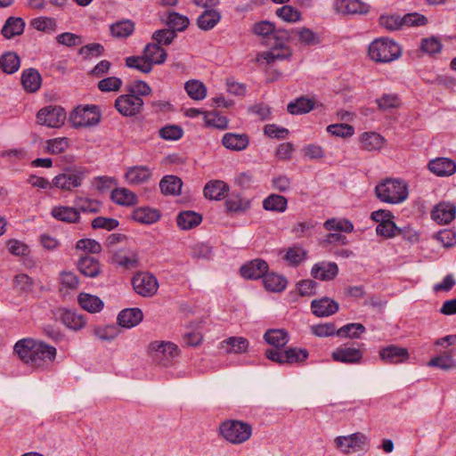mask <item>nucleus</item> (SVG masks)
I'll return each mask as SVG.
<instances>
[{"instance_id": "obj_1", "label": "nucleus", "mask_w": 456, "mask_h": 456, "mask_svg": "<svg viewBox=\"0 0 456 456\" xmlns=\"http://www.w3.org/2000/svg\"><path fill=\"white\" fill-rule=\"evenodd\" d=\"M264 338L265 342L273 346L265 350V357L279 364H293L304 362L309 354L306 349L297 347L282 348L288 344L289 337L288 332L282 329L267 330Z\"/></svg>"}, {"instance_id": "obj_2", "label": "nucleus", "mask_w": 456, "mask_h": 456, "mask_svg": "<svg viewBox=\"0 0 456 456\" xmlns=\"http://www.w3.org/2000/svg\"><path fill=\"white\" fill-rule=\"evenodd\" d=\"M20 360L33 369H48L54 362L57 350L42 340L23 338L14 346Z\"/></svg>"}, {"instance_id": "obj_3", "label": "nucleus", "mask_w": 456, "mask_h": 456, "mask_svg": "<svg viewBox=\"0 0 456 456\" xmlns=\"http://www.w3.org/2000/svg\"><path fill=\"white\" fill-rule=\"evenodd\" d=\"M294 34L293 30L283 28H275L273 34L265 41V45L270 47L266 52L262 53L258 56L266 61L268 64L276 61L289 60L292 55V51L287 43Z\"/></svg>"}, {"instance_id": "obj_4", "label": "nucleus", "mask_w": 456, "mask_h": 456, "mask_svg": "<svg viewBox=\"0 0 456 456\" xmlns=\"http://www.w3.org/2000/svg\"><path fill=\"white\" fill-rule=\"evenodd\" d=\"M377 198L386 203L398 204L408 197L407 184L399 179H386L375 187Z\"/></svg>"}, {"instance_id": "obj_5", "label": "nucleus", "mask_w": 456, "mask_h": 456, "mask_svg": "<svg viewBox=\"0 0 456 456\" xmlns=\"http://www.w3.org/2000/svg\"><path fill=\"white\" fill-rule=\"evenodd\" d=\"M368 53L370 58L375 62L388 63L402 55V48L394 40L381 37L370 44Z\"/></svg>"}, {"instance_id": "obj_6", "label": "nucleus", "mask_w": 456, "mask_h": 456, "mask_svg": "<svg viewBox=\"0 0 456 456\" xmlns=\"http://www.w3.org/2000/svg\"><path fill=\"white\" fill-rule=\"evenodd\" d=\"M219 432L226 441L240 444L250 438L252 428L248 423L230 419L220 424Z\"/></svg>"}, {"instance_id": "obj_7", "label": "nucleus", "mask_w": 456, "mask_h": 456, "mask_svg": "<svg viewBox=\"0 0 456 456\" xmlns=\"http://www.w3.org/2000/svg\"><path fill=\"white\" fill-rule=\"evenodd\" d=\"M87 174V169L82 167L65 168L61 174L53 179V186L61 191H72L75 188L81 186Z\"/></svg>"}, {"instance_id": "obj_8", "label": "nucleus", "mask_w": 456, "mask_h": 456, "mask_svg": "<svg viewBox=\"0 0 456 456\" xmlns=\"http://www.w3.org/2000/svg\"><path fill=\"white\" fill-rule=\"evenodd\" d=\"M101 111L96 105H79L69 115V121L75 128L97 126L101 120Z\"/></svg>"}, {"instance_id": "obj_9", "label": "nucleus", "mask_w": 456, "mask_h": 456, "mask_svg": "<svg viewBox=\"0 0 456 456\" xmlns=\"http://www.w3.org/2000/svg\"><path fill=\"white\" fill-rule=\"evenodd\" d=\"M335 444L345 454L367 452L369 450V439L367 436L360 432L349 436H338L335 439Z\"/></svg>"}, {"instance_id": "obj_10", "label": "nucleus", "mask_w": 456, "mask_h": 456, "mask_svg": "<svg viewBox=\"0 0 456 456\" xmlns=\"http://www.w3.org/2000/svg\"><path fill=\"white\" fill-rule=\"evenodd\" d=\"M149 348L153 353V358L159 360L160 364L167 367L173 363V361L179 355L178 346L169 341H153Z\"/></svg>"}, {"instance_id": "obj_11", "label": "nucleus", "mask_w": 456, "mask_h": 456, "mask_svg": "<svg viewBox=\"0 0 456 456\" xmlns=\"http://www.w3.org/2000/svg\"><path fill=\"white\" fill-rule=\"evenodd\" d=\"M66 112L63 108L49 105L40 109L37 114V122L41 126L57 128L64 124Z\"/></svg>"}, {"instance_id": "obj_12", "label": "nucleus", "mask_w": 456, "mask_h": 456, "mask_svg": "<svg viewBox=\"0 0 456 456\" xmlns=\"http://www.w3.org/2000/svg\"><path fill=\"white\" fill-rule=\"evenodd\" d=\"M142 99L129 92L118 96L115 101V108L125 117H134L139 114L142 110Z\"/></svg>"}, {"instance_id": "obj_13", "label": "nucleus", "mask_w": 456, "mask_h": 456, "mask_svg": "<svg viewBox=\"0 0 456 456\" xmlns=\"http://www.w3.org/2000/svg\"><path fill=\"white\" fill-rule=\"evenodd\" d=\"M134 291L142 297H151L156 294L159 282L157 278L150 273H138L132 279Z\"/></svg>"}, {"instance_id": "obj_14", "label": "nucleus", "mask_w": 456, "mask_h": 456, "mask_svg": "<svg viewBox=\"0 0 456 456\" xmlns=\"http://www.w3.org/2000/svg\"><path fill=\"white\" fill-rule=\"evenodd\" d=\"M379 355L380 360L387 364L403 363L410 357L407 348L396 345H389L380 348Z\"/></svg>"}, {"instance_id": "obj_15", "label": "nucleus", "mask_w": 456, "mask_h": 456, "mask_svg": "<svg viewBox=\"0 0 456 456\" xmlns=\"http://www.w3.org/2000/svg\"><path fill=\"white\" fill-rule=\"evenodd\" d=\"M331 357L335 362H338L357 364L362 362V352L359 348L344 345L336 348L332 352Z\"/></svg>"}, {"instance_id": "obj_16", "label": "nucleus", "mask_w": 456, "mask_h": 456, "mask_svg": "<svg viewBox=\"0 0 456 456\" xmlns=\"http://www.w3.org/2000/svg\"><path fill=\"white\" fill-rule=\"evenodd\" d=\"M456 216V207L450 202H440L431 211V218L438 224L451 223Z\"/></svg>"}, {"instance_id": "obj_17", "label": "nucleus", "mask_w": 456, "mask_h": 456, "mask_svg": "<svg viewBox=\"0 0 456 456\" xmlns=\"http://www.w3.org/2000/svg\"><path fill=\"white\" fill-rule=\"evenodd\" d=\"M268 272V264L260 258L253 259L240 267V274L245 279L257 280Z\"/></svg>"}, {"instance_id": "obj_18", "label": "nucleus", "mask_w": 456, "mask_h": 456, "mask_svg": "<svg viewBox=\"0 0 456 456\" xmlns=\"http://www.w3.org/2000/svg\"><path fill=\"white\" fill-rule=\"evenodd\" d=\"M338 273V265L334 262H319L312 267L311 275L320 281H332Z\"/></svg>"}, {"instance_id": "obj_19", "label": "nucleus", "mask_w": 456, "mask_h": 456, "mask_svg": "<svg viewBox=\"0 0 456 456\" xmlns=\"http://www.w3.org/2000/svg\"><path fill=\"white\" fill-rule=\"evenodd\" d=\"M335 8L343 14H367L370 5L360 0H337Z\"/></svg>"}, {"instance_id": "obj_20", "label": "nucleus", "mask_w": 456, "mask_h": 456, "mask_svg": "<svg viewBox=\"0 0 456 456\" xmlns=\"http://www.w3.org/2000/svg\"><path fill=\"white\" fill-rule=\"evenodd\" d=\"M59 313L61 322L69 330H79L86 324L85 315L76 311L61 308L59 309Z\"/></svg>"}, {"instance_id": "obj_21", "label": "nucleus", "mask_w": 456, "mask_h": 456, "mask_svg": "<svg viewBox=\"0 0 456 456\" xmlns=\"http://www.w3.org/2000/svg\"><path fill=\"white\" fill-rule=\"evenodd\" d=\"M312 312L318 317H327L336 314L338 311V304L327 297L321 299H314L311 303Z\"/></svg>"}, {"instance_id": "obj_22", "label": "nucleus", "mask_w": 456, "mask_h": 456, "mask_svg": "<svg viewBox=\"0 0 456 456\" xmlns=\"http://www.w3.org/2000/svg\"><path fill=\"white\" fill-rule=\"evenodd\" d=\"M112 262L126 270L135 269L139 266V256L134 251L120 249L113 254Z\"/></svg>"}, {"instance_id": "obj_23", "label": "nucleus", "mask_w": 456, "mask_h": 456, "mask_svg": "<svg viewBox=\"0 0 456 456\" xmlns=\"http://www.w3.org/2000/svg\"><path fill=\"white\" fill-rule=\"evenodd\" d=\"M428 168L438 176H449L456 172V163L447 158H437L429 161Z\"/></svg>"}, {"instance_id": "obj_24", "label": "nucleus", "mask_w": 456, "mask_h": 456, "mask_svg": "<svg viewBox=\"0 0 456 456\" xmlns=\"http://www.w3.org/2000/svg\"><path fill=\"white\" fill-rule=\"evenodd\" d=\"M143 319L142 311L140 308H126L122 310L117 318L118 325L124 328H133L138 325Z\"/></svg>"}, {"instance_id": "obj_25", "label": "nucleus", "mask_w": 456, "mask_h": 456, "mask_svg": "<svg viewBox=\"0 0 456 456\" xmlns=\"http://www.w3.org/2000/svg\"><path fill=\"white\" fill-rule=\"evenodd\" d=\"M51 215L56 220L67 224H77L80 221V214L74 207L55 206L52 208Z\"/></svg>"}, {"instance_id": "obj_26", "label": "nucleus", "mask_w": 456, "mask_h": 456, "mask_svg": "<svg viewBox=\"0 0 456 456\" xmlns=\"http://www.w3.org/2000/svg\"><path fill=\"white\" fill-rule=\"evenodd\" d=\"M142 55L150 65H151V68L154 64H163L167 57L166 50L154 42L145 45Z\"/></svg>"}, {"instance_id": "obj_27", "label": "nucleus", "mask_w": 456, "mask_h": 456, "mask_svg": "<svg viewBox=\"0 0 456 456\" xmlns=\"http://www.w3.org/2000/svg\"><path fill=\"white\" fill-rule=\"evenodd\" d=\"M20 80L24 90L28 93H36L42 85L40 73L33 68L24 69Z\"/></svg>"}, {"instance_id": "obj_28", "label": "nucleus", "mask_w": 456, "mask_h": 456, "mask_svg": "<svg viewBox=\"0 0 456 456\" xmlns=\"http://www.w3.org/2000/svg\"><path fill=\"white\" fill-rule=\"evenodd\" d=\"M223 145L232 151H240L249 144V137L246 134L226 133L222 138Z\"/></svg>"}, {"instance_id": "obj_29", "label": "nucleus", "mask_w": 456, "mask_h": 456, "mask_svg": "<svg viewBox=\"0 0 456 456\" xmlns=\"http://www.w3.org/2000/svg\"><path fill=\"white\" fill-rule=\"evenodd\" d=\"M202 216L195 211H181L176 216L177 226L183 231L191 230L200 224Z\"/></svg>"}, {"instance_id": "obj_30", "label": "nucleus", "mask_w": 456, "mask_h": 456, "mask_svg": "<svg viewBox=\"0 0 456 456\" xmlns=\"http://www.w3.org/2000/svg\"><path fill=\"white\" fill-rule=\"evenodd\" d=\"M151 176V169L146 166H135L129 167L125 178L129 184L136 185L147 182Z\"/></svg>"}, {"instance_id": "obj_31", "label": "nucleus", "mask_w": 456, "mask_h": 456, "mask_svg": "<svg viewBox=\"0 0 456 456\" xmlns=\"http://www.w3.org/2000/svg\"><path fill=\"white\" fill-rule=\"evenodd\" d=\"M228 191L229 186L220 180L210 181L204 187V195L209 200H220L227 195Z\"/></svg>"}, {"instance_id": "obj_32", "label": "nucleus", "mask_w": 456, "mask_h": 456, "mask_svg": "<svg viewBox=\"0 0 456 456\" xmlns=\"http://www.w3.org/2000/svg\"><path fill=\"white\" fill-rule=\"evenodd\" d=\"M79 272L86 277L94 278L101 273V265L99 261L92 256H83L77 264Z\"/></svg>"}, {"instance_id": "obj_33", "label": "nucleus", "mask_w": 456, "mask_h": 456, "mask_svg": "<svg viewBox=\"0 0 456 456\" xmlns=\"http://www.w3.org/2000/svg\"><path fill=\"white\" fill-rule=\"evenodd\" d=\"M20 67V59L15 52L8 51L0 55V69L8 75L13 74Z\"/></svg>"}, {"instance_id": "obj_34", "label": "nucleus", "mask_w": 456, "mask_h": 456, "mask_svg": "<svg viewBox=\"0 0 456 456\" xmlns=\"http://www.w3.org/2000/svg\"><path fill=\"white\" fill-rule=\"evenodd\" d=\"M132 218L138 223L151 224L160 218V213L149 207L137 208L133 211Z\"/></svg>"}, {"instance_id": "obj_35", "label": "nucleus", "mask_w": 456, "mask_h": 456, "mask_svg": "<svg viewBox=\"0 0 456 456\" xmlns=\"http://www.w3.org/2000/svg\"><path fill=\"white\" fill-rule=\"evenodd\" d=\"M24 28L25 22L21 18L9 17L2 28L1 33L5 38L11 39L16 36L21 35L24 31Z\"/></svg>"}, {"instance_id": "obj_36", "label": "nucleus", "mask_w": 456, "mask_h": 456, "mask_svg": "<svg viewBox=\"0 0 456 456\" xmlns=\"http://www.w3.org/2000/svg\"><path fill=\"white\" fill-rule=\"evenodd\" d=\"M221 20L219 12L214 9L205 10L197 19V24L202 30L212 29Z\"/></svg>"}, {"instance_id": "obj_37", "label": "nucleus", "mask_w": 456, "mask_h": 456, "mask_svg": "<svg viewBox=\"0 0 456 456\" xmlns=\"http://www.w3.org/2000/svg\"><path fill=\"white\" fill-rule=\"evenodd\" d=\"M221 347L228 354H242L248 350V341L242 337H231L221 342Z\"/></svg>"}, {"instance_id": "obj_38", "label": "nucleus", "mask_w": 456, "mask_h": 456, "mask_svg": "<svg viewBox=\"0 0 456 456\" xmlns=\"http://www.w3.org/2000/svg\"><path fill=\"white\" fill-rule=\"evenodd\" d=\"M314 108V102L313 100L301 96L290 102L287 106V110L292 115H301L310 112Z\"/></svg>"}, {"instance_id": "obj_39", "label": "nucleus", "mask_w": 456, "mask_h": 456, "mask_svg": "<svg viewBox=\"0 0 456 456\" xmlns=\"http://www.w3.org/2000/svg\"><path fill=\"white\" fill-rule=\"evenodd\" d=\"M77 300L79 305L89 313H98L104 305L98 297L87 293H80Z\"/></svg>"}, {"instance_id": "obj_40", "label": "nucleus", "mask_w": 456, "mask_h": 456, "mask_svg": "<svg viewBox=\"0 0 456 456\" xmlns=\"http://www.w3.org/2000/svg\"><path fill=\"white\" fill-rule=\"evenodd\" d=\"M110 31L114 37L126 38L134 31V23L128 19L118 20L110 26Z\"/></svg>"}, {"instance_id": "obj_41", "label": "nucleus", "mask_w": 456, "mask_h": 456, "mask_svg": "<svg viewBox=\"0 0 456 456\" xmlns=\"http://www.w3.org/2000/svg\"><path fill=\"white\" fill-rule=\"evenodd\" d=\"M183 183L182 180L175 175H166L159 183V188L163 194L177 195L181 191Z\"/></svg>"}, {"instance_id": "obj_42", "label": "nucleus", "mask_w": 456, "mask_h": 456, "mask_svg": "<svg viewBox=\"0 0 456 456\" xmlns=\"http://www.w3.org/2000/svg\"><path fill=\"white\" fill-rule=\"evenodd\" d=\"M111 200L121 206H132L136 204V195L126 188H117L111 191Z\"/></svg>"}, {"instance_id": "obj_43", "label": "nucleus", "mask_w": 456, "mask_h": 456, "mask_svg": "<svg viewBox=\"0 0 456 456\" xmlns=\"http://www.w3.org/2000/svg\"><path fill=\"white\" fill-rule=\"evenodd\" d=\"M263 282L265 288L273 292H281L284 290L287 286V280L283 276L273 273H266L263 277Z\"/></svg>"}, {"instance_id": "obj_44", "label": "nucleus", "mask_w": 456, "mask_h": 456, "mask_svg": "<svg viewBox=\"0 0 456 456\" xmlns=\"http://www.w3.org/2000/svg\"><path fill=\"white\" fill-rule=\"evenodd\" d=\"M384 143V138L375 132H366L361 135V147L366 151L379 150Z\"/></svg>"}, {"instance_id": "obj_45", "label": "nucleus", "mask_w": 456, "mask_h": 456, "mask_svg": "<svg viewBox=\"0 0 456 456\" xmlns=\"http://www.w3.org/2000/svg\"><path fill=\"white\" fill-rule=\"evenodd\" d=\"M288 200L278 194H271L263 201V208L268 211L284 212L287 209Z\"/></svg>"}, {"instance_id": "obj_46", "label": "nucleus", "mask_w": 456, "mask_h": 456, "mask_svg": "<svg viewBox=\"0 0 456 456\" xmlns=\"http://www.w3.org/2000/svg\"><path fill=\"white\" fill-rule=\"evenodd\" d=\"M74 208L80 213H98L100 211V202L96 200L82 196H76L74 199Z\"/></svg>"}, {"instance_id": "obj_47", "label": "nucleus", "mask_w": 456, "mask_h": 456, "mask_svg": "<svg viewBox=\"0 0 456 456\" xmlns=\"http://www.w3.org/2000/svg\"><path fill=\"white\" fill-rule=\"evenodd\" d=\"M323 227L327 231L344 232H352L354 231V224L350 220L346 218H330L324 222Z\"/></svg>"}, {"instance_id": "obj_48", "label": "nucleus", "mask_w": 456, "mask_h": 456, "mask_svg": "<svg viewBox=\"0 0 456 456\" xmlns=\"http://www.w3.org/2000/svg\"><path fill=\"white\" fill-rule=\"evenodd\" d=\"M188 95L196 101L203 100L207 95V87L199 80H189L184 85Z\"/></svg>"}, {"instance_id": "obj_49", "label": "nucleus", "mask_w": 456, "mask_h": 456, "mask_svg": "<svg viewBox=\"0 0 456 456\" xmlns=\"http://www.w3.org/2000/svg\"><path fill=\"white\" fill-rule=\"evenodd\" d=\"M224 204L227 211L233 213L244 212L250 207V202L248 200L235 194H232L226 199Z\"/></svg>"}, {"instance_id": "obj_50", "label": "nucleus", "mask_w": 456, "mask_h": 456, "mask_svg": "<svg viewBox=\"0 0 456 456\" xmlns=\"http://www.w3.org/2000/svg\"><path fill=\"white\" fill-rule=\"evenodd\" d=\"M306 255V250L301 246L294 245L288 248L283 258L289 265L297 266L305 259Z\"/></svg>"}, {"instance_id": "obj_51", "label": "nucleus", "mask_w": 456, "mask_h": 456, "mask_svg": "<svg viewBox=\"0 0 456 456\" xmlns=\"http://www.w3.org/2000/svg\"><path fill=\"white\" fill-rule=\"evenodd\" d=\"M166 24L169 29L176 33L177 31H183L188 27L189 20L183 15L172 12L168 13Z\"/></svg>"}, {"instance_id": "obj_52", "label": "nucleus", "mask_w": 456, "mask_h": 456, "mask_svg": "<svg viewBox=\"0 0 456 456\" xmlns=\"http://www.w3.org/2000/svg\"><path fill=\"white\" fill-rule=\"evenodd\" d=\"M298 37L299 42L307 46L316 45L321 43L319 36L308 28L292 29Z\"/></svg>"}, {"instance_id": "obj_53", "label": "nucleus", "mask_w": 456, "mask_h": 456, "mask_svg": "<svg viewBox=\"0 0 456 456\" xmlns=\"http://www.w3.org/2000/svg\"><path fill=\"white\" fill-rule=\"evenodd\" d=\"M203 119L207 126H212L221 130L226 129L228 126V119L216 111H206Z\"/></svg>"}, {"instance_id": "obj_54", "label": "nucleus", "mask_w": 456, "mask_h": 456, "mask_svg": "<svg viewBox=\"0 0 456 456\" xmlns=\"http://www.w3.org/2000/svg\"><path fill=\"white\" fill-rule=\"evenodd\" d=\"M365 330L362 323H348L338 329L336 335L341 338H358Z\"/></svg>"}, {"instance_id": "obj_55", "label": "nucleus", "mask_w": 456, "mask_h": 456, "mask_svg": "<svg viewBox=\"0 0 456 456\" xmlns=\"http://www.w3.org/2000/svg\"><path fill=\"white\" fill-rule=\"evenodd\" d=\"M428 366L437 367L441 370H448L455 368L456 362L449 353H444L441 355L430 359L428 362Z\"/></svg>"}, {"instance_id": "obj_56", "label": "nucleus", "mask_w": 456, "mask_h": 456, "mask_svg": "<svg viewBox=\"0 0 456 456\" xmlns=\"http://www.w3.org/2000/svg\"><path fill=\"white\" fill-rule=\"evenodd\" d=\"M378 107L381 110H388L400 107L401 100L395 94H384L380 98L376 100Z\"/></svg>"}, {"instance_id": "obj_57", "label": "nucleus", "mask_w": 456, "mask_h": 456, "mask_svg": "<svg viewBox=\"0 0 456 456\" xmlns=\"http://www.w3.org/2000/svg\"><path fill=\"white\" fill-rule=\"evenodd\" d=\"M176 33L174 30L167 28L156 30L152 34V40L154 43L158 44V45H168L176 37Z\"/></svg>"}, {"instance_id": "obj_58", "label": "nucleus", "mask_w": 456, "mask_h": 456, "mask_svg": "<svg viewBox=\"0 0 456 456\" xmlns=\"http://www.w3.org/2000/svg\"><path fill=\"white\" fill-rule=\"evenodd\" d=\"M126 65L128 68L135 69L142 73H150L151 71V65L142 56H129L126 58Z\"/></svg>"}, {"instance_id": "obj_59", "label": "nucleus", "mask_w": 456, "mask_h": 456, "mask_svg": "<svg viewBox=\"0 0 456 456\" xmlns=\"http://www.w3.org/2000/svg\"><path fill=\"white\" fill-rule=\"evenodd\" d=\"M276 15L287 22H297L301 19V13L290 5H283L276 10Z\"/></svg>"}, {"instance_id": "obj_60", "label": "nucleus", "mask_w": 456, "mask_h": 456, "mask_svg": "<svg viewBox=\"0 0 456 456\" xmlns=\"http://www.w3.org/2000/svg\"><path fill=\"white\" fill-rule=\"evenodd\" d=\"M379 25L389 31H395L402 28V17L397 14L381 15L379 17Z\"/></svg>"}, {"instance_id": "obj_61", "label": "nucleus", "mask_w": 456, "mask_h": 456, "mask_svg": "<svg viewBox=\"0 0 456 456\" xmlns=\"http://www.w3.org/2000/svg\"><path fill=\"white\" fill-rule=\"evenodd\" d=\"M183 131L181 126L177 125L165 126L159 130V136L162 139L168 141H175L182 138Z\"/></svg>"}, {"instance_id": "obj_62", "label": "nucleus", "mask_w": 456, "mask_h": 456, "mask_svg": "<svg viewBox=\"0 0 456 456\" xmlns=\"http://www.w3.org/2000/svg\"><path fill=\"white\" fill-rule=\"evenodd\" d=\"M327 131L332 135L343 138L352 136L354 132L352 126L345 123L330 125L327 127Z\"/></svg>"}, {"instance_id": "obj_63", "label": "nucleus", "mask_w": 456, "mask_h": 456, "mask_svg": "<svg viewBox=\"0 0 456 456\" xmlns=\"http://www.w3.org/2000/svg\"><path fill=\"white\" fill-rule=\"evenodd\" d=\"M94 333L101 340L110 341L118 336V329L115 325H107L95 328Z\"/></svg>"}, {"instance_id": "obj_64", "label": "nucleus", "mask_w": 456, "mask_h": 456, "mask_svg": "<svg viewBox=\"0 0 456 456\" xmlns=\"http://www.w3.org/2000/svg\"><path fill=\"white\" fill-rule=\"evenodd\" d=\"M435 238L439 240L445 248H451L456 245V232L452 230H441L436 233Z\"/></svg>"}]
</instances>
